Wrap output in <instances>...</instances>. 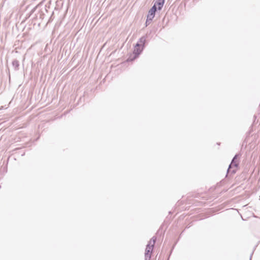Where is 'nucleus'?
Segmentation results:
<instances>
[{
	"mask_svg": "<svg viewBox=\"0 0 260 260\" xmlns=\"http://www.w3.org/2000/svg\"><path fill=\"white\" fill-rule=\"evenodd\" d=\"M147 36H143L139 39L137 43L134 45L133 54H130L126 59V61L127 62L133 61L139 57L140 55L143 52L145 48L147 43Z\"/></svg>",
	"mask_w": 260,
	"mask_h": 260,
	"instance_id": "f257e3e1",
	"label": "nucleus"
},
{
	"mask_svg": "<svg viewBox=\"0 0 260 260\" xmlns=\"http://www.w3.org/2000/svg\"><path fill=\"white\" fill-rule=\"evenodd\" d=\"M49 8V6H47L46 5L45 6L43 5H37L31 10L29 17L32 16V19L35 20L39 19L42 20L44 18L45 14L48 13V9Z\"/></svg>",
	"mask_w": 260,
	"mask_h": 260,
	"instance_id": "f03ea898",
	"label": "nucleus"
},
{
	"mask_svg": "<svg viewBox=\"0 0 260 260\" xmlns=\"http://www.w3.org/2000/svg\"><path fill=\"white\" fill-rule=\"evenodd\" d=\"M156 241V237L153 236L148 242L145 251V260L151 259V253Z\"/></svg>",
	"mask_w": 260,
	"mask_h": 260,
	"instance_id": "7ed1b4c3",
	"label": "nucleus"
},
{
	"mask_svg": "<svg viewBox=\"0 0 260 260\" xmlns=\"http://www.w3.org/2000/svg\"><path fill=\"white\" fill-rule=\"evenodd\" d=\"M238 165L239 162L237 161V160L233 158L231 162L229 165V168L227 170L226 177L235 174L237 171L236 168L238 166Z\"/></svg>",
	"mask_w": 260,
	"mask_h": 260,
	"instance_id": "20e7f679",
	"label": "nucleus"
},
{
	"mask_svg": "<svg viewBox=\"0 0 260 260\" xmlns=\"http://www.w3.org/2000/svg\"><path fill=\"white\" fill-rule=\"evenodd\" d=\"M157 11V10L155 8V6H152L148 12L147 15V18H148V19L152 20Z\"/></svg>",
	"mask_w": 260,
	"mask_h": 260,
	"instance_id": "39448f33",
	"label": "nucleus"
},
{
	"mask_svg": "<svg viewBox=\"0 0 260 260\" xmlns=\"http://www.w3.org/2000/svg\"><path fill=\"white\" fill-rule=\"evenodd\" d=\"M165 0H154V4L152 6H155L156 10L160 11L165 4Z\"/></svg>",
	"mask_w": 260,
	"mask_h": 260,
	"instance_id": "423d86ee",
	"label": "nucleus"
},
{
	"mask_svg": "<svg viewBox=\"0 0 260 260\" xmlns=\"http://www.w3.org/2000/svg\"><path fill=\"white\" fill-rule=\"evenodd\" d=\"M12 66L16 70H18L19 66V61L17 59L13 60L12 61Z\"/></svg>",
	"mask_w": 260,
	"mask_h": 260,
	"instance_id": "0eeeda50",
	"label": "nucleus"
},
{
	"mask_svg": "<svg viewBox=\"0 0 260 260\" xmlns=\"http://www.w3.org/2000/svg\"><path fill=\"white\" fill-rule=\"evenodd\" d=\"M165 234V231H162V226H160L159 228V229H158V230L156 232V234L157 235H159V234H160V235H164Z\"/></svg>",
	"mask_w": 260,
	"mask_h": 260,
	"instance_id": "6e6552de",
	"label": "nucleus"
},
{
	"mask_svg": "<svg viewBox=\"0 0 260 260\" xmlns=\"http://www.w3.org/2000/svg\"><path fill=\"white\" fill-rule=\"evenodd\" d=\"M253 131V126L252 125L250 126V129L246 133V137H248L249 136L250 134Z\"/></svg>",
	"mask_w": 260,
	"mask_h": 260,
	"instance_id": "1a4fd4ad",
	"label": "nucleus"
},
{
	"mask_svg": "<svg viewBox=\"0 0 260 260\" xmlns=\"http://www.w3.org/2000/svg\"><path fill=\"white\" fill-rule=\"evenodd\" d=\"M152 21V20H148V18H147L146 21L145 22V25H146V26H148L151 23V22Z\"/></svg>",
	"mask_w": 260,
	"mask_h": 260,
	"instance_id": "9d476101",
	"label": "nucleus"
},
{
	"mask_svg": "<svg viewBox=\"0 0 260 260\" xmlns=\"http://www.w3.org/2000/svg\"><path fill=\"white\" fill-rule=\"evenodd\" d=\"M257 245H258V244H256V245L254 246V249H253V251H252V253L251 254V255H250V256L249 260H251V258H252V254H253V252H254V251L255 250V249H256V247L257 246Z\"/></svg>",
	"mask_w": 260,
	"mask_h": 260,
	"instance_id": "9b49d317",
	"label": "nucleus"
},
{
	"mask_svg": "<svg viewBox=\"0 0 260 260\" xmlns=\"http://www.w3.org/2000/svg\"><path fill=\"white\" fill-rule=\"evenodd\" d=\"M238 155L237 154H236L233 157V158H235V159L237 160V158L238 157Z\"/></svg>",
	"mask_w": 260,
	"mask_h": 260,
	"instance_id": "f8f14e48",
	"label": "nucleus"
},
{
	"mask_svg": "<svg viewBox=\"0 0 260 260\" xmlns=\"http://www.w3.org/2000/svg\"><path fill=\"white\" fill-rule=\"evenodd\" d=\"M177 242V241L175 243V244H174V245L173 246V247L172 249L174 248V246H175V245L176 244ZM172 250H173V249H172V250H171V252H172Z\"/></svg>",
	"mask_w": 260,
	"mask_h": 260,
	"instance_id": "ddd939ff",
	"label": "nucleus"
},
{
	"mask_svg": "<svg viewBox=\"0 0 260 260\" xmlns=\"http://www.w3.org/2000/svg\"><path fill=\"white\" fill-rule=\"evenodd\" d=\"M254 119H256V116L254 115ZM255 119H254V121L253 122V124L255 122Z\"/></svg>",
	"mask_w": 260,
	"mask_h": 260,
	"instance_id": "4468645a",
	"label": "nucleus"
},
{
	"mask_svg": "<svg viewBox=\"0 0 260 260\" xmlns=\"http://www.w3.org/2000/svg\"><path fill=\"white\" fill-rule=\"evenodd\" d=\"M184 230L183 231H182V233H181V234L180 235V236L179 237H180V236H181L182 234L184 232Z\"/></svg>",
	"mask_w": 260,
	"mask_h": 260,
	"instance_id": "2eb2a0df",
	"label": "nucleus"
},
{
	"mask_svg": "<svg viewBox=\"0 0 260 260\" xmlns=\"http://www.w3.org/2000/svg\"><path fill=\"white\" fill-rule=\"evenodd\" d=\"M220 142H218V143H217V145H220Z\"/></svg>",
	"mask_w": 260,
	"mask_h": 260,
	"instance_id": "dca6fc26",
	"label": "nucleus"
},
{
	"mask_svg": "<svg viewBox=\"0 0 260 260\" xmlns=\"http://www.w3.org/2000/svg\"><path fill=\"white\" fill-rule=\"evenodd\" d=\"M169 214H172V212H171V211H169Z\"/></svg>",
	"mask_w": 260,
	"mask_h": 260,
	"instance_id": "f3484780",
	"label": "nucleus"
},
{
	"mask_svg": "<svg viewBox=\"0 0 260 260\" xmlns=\"http://www.w3.org/2000/svg\"><path fill=\"white\" fill-rule=\"evenodd\" d=\"M82 98V97H80V100H81Z\"/></svg>",
	"mask_w": 260,
	"mask_h": 260,
	"instance_id": "a211bd4d",
	"label": "nucleus"
},
{
	"mask_svg": "<svg viewBox=\"0 0 260 260\" xmlns=\"http://www.w3.org/2000/svg\"><path fill=\"white\" fill-rule=\"evenodd\" d=\"M0 188H1V185H0Z\"/></svg>",
	"mask_w": 260,
	"mask_h": 260,
	"instance_id": "6ab92c4d",
	"label": "nucleus"
},
{
	"mask_svg": "<svg viewBox=\"0 0 260 260\" xmlns=\"http://www.w3.org/2000/svg\"><path fill=\"white\" fill-rule=\"evenodd\" d=\"M259 242H260V241H259Z\"/></svg>",
	"mask_w": 260,
	"mask_h": 260,
	"instance_id": "aec40b11",
	"label": "nucleus"
}]
</instances>
